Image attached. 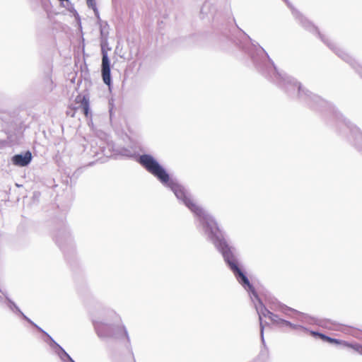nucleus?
<instances>
[{
  "label": "nucleus",
  "instance_id": "18",
  "mask_svg": "<svg viewBox=\"0 0 362 362\" xmlns=\"http://www.w3.org/2000/svg\"><path fill=\"white\" fill-rule=\"evenodd\" d=\"M327 342H329V343H333V344H344V342H345L344 341H341L339 339H334V338H332V337H329L328 338V340H327Z\"/></svg>",
  "mask_w": 362,
  "mask_h": 362
},
{
  "label": "nucleus",
  "instance_id": "12",
  "mask_svg": "<svg viewBox=\"0 0 362 362\" xmlns=\"http://www.w3.org/2000/svg\"><path fill=\"white\" fill-rule=\"evenodd\" d=\"M87 5L89 8H91L94 12L95 16L98 18V22L101 23L100 16H99V11L96 6V3L95 0H86Z\"/></svg>",
  "mask_w": 362,
  "mask_h": 362
},
{
  "label": "nucleus",
  "instance_id": "9",
  "mask_svg": "<svg viewBox=\"0 0 362 362\" xmlns=\"http://www.w3.org/2000/svg\"><path fill=\"white\" fill-rule=\"evenodd\" d=\"M345 124L350 129L354 146L358 151H362V132L356 127L351 124L350 122H345Z\"/></svg>",
  "mask_w": 362,
  "mask_h": 362
},
{
  "label": "nucleus",
  "instance_id": "7",
  "mask_svg": "<svg viewBox=\"0 0 362 362\" xmlns=\"http://www.w3.org/2000/svg\"><path fill=\"white\" fill-rule=\"evenodd\" d=\"M102 77L103 82L110 86L111 83L110 77V64L108 59L107 50L102 47Z\"/></svg>",
  "mask_w": 362,
  "mask_h": 362
},
{
  "label": "nucleus",
  "instance_id": "10",
  "mask_svg": "<svg viewBox=\"0 0 362 362\" xmlns=\"http://www.w3.org/2000/svg\"><path fill=\"white\" fill-rule=\"evenodd\" d=\"M75 101L76 103H81L84 115L88 117L89 115V99L86 95L81 96L78 95L76 96Z\"/></svg>",
  "mask_w": 362,
  "mask_h": 362
},
{
  "label": "nucleus",
  "instance_id": "6",
  "mask_svg": "<svg viewBox=\"0 0 362 362\" xmlns=\"http://www.w3.org/2000/svg\"><path fill=\"white\" fill-rule=\"evenodd\" d=\"M205 231L209 234L211 240H213L215 245L220 250L223 257L226 259L225 247H226V243L222 239V234L217 226V223L214 221H209L204 226Z\"/></svg>",
  "mask_w": 362,
  "mask_h": 362
},
{
  "label": "nucleus",
  "instance_id": "5",
  "mask_svg": "<svg viewBox=\"0 0 362 362\" xmlns=\"http://www.w3.org/2000/svg\"><path fill=\"white\" fill-rule=\"evenodd\" d=\"M311 32H315L317 33L320 39L322 42H324L333 52L341 59H342L346 62L349 63L354 69L356 70V71L361 75L362 77V67H361L357 63L355 62V60L349 56V54L346 53L341 49L337 47L334 44H332L327 41V39H325V36L322 35L320 31L317 30V28L315 26H313V24H309V28H307Z\"/></svg>",
  "mask_w": 362,
  "mask_h": 362
},
{
  "label": "nucleus",
  "instance_id": "13",
  "mask_svg": "<svg viewBox=\"0 0 362 362\" xmlns=\"http://www.w3.org/2000/svg\"><path fill=\"white\" fill-rule=\"evenodd\" d=\"M210 5L209 3L206 2L203 4L201 11H200V16L202 20L208 19L209 20L210 16L207 13V11L209 10Z\"/></svg>",
  "mask_w": 362,
  "mask_h": 362
},
{
  "label": "nucleus",
  "instance_id": "16",
  "mask_svg": "<svg viewBox=\"0 0 362 362\" xmlns=\"http://www.w3.org/2000/svg\"><path fill=\"white\" fill-rule=\"evenodd\" d=\"M281 311L283 312L284 314H285L287 316H290L291 313H299L297 310L292 309L289 307H287L286 305L282 306Z\"/></svg>",
  "mask_w": 362,
  "mask_h": 362
},
{
  "label": "nucleus",
  "instance_id": "20",
  "mask_svg": "<svg viewBox=\"0 0 362 362\" xmlns=\"http://www.w3.org/2000/svg\"><path fill=\"white\" fill-rule=\"evenodd\" d=\"M69 109L72 111V113L71 114V117H74L77 108L74 107H72V106H69Z\"/></svg>",
  "mask_w": 362,
  "mask_h": 362
},
{
  "label": "nucleus",
  "instance_id": "4",
  "mask_svg": "<svg viewBox=\"0 0 362 362\" xmlns=\"http://www.w3.org/2000/svg\"><path fill=\"white\" fill-rule=\"evenodd\" d=\"M169 186L173 191L174 194L177 199L182 200L185 206L196 216L199 217H204V211L203 209L199 206L197 202H194L191 197L187 196L184 187L181 185L171 182L169 183Z\"/></svg>",
  "mask_w": 362,
  "mask_h": 362
},
{
  "label": "nucleus",
  "instance_id": "8",
  "mask_svg": "<svg viewBox=\"0 0 362 362\" xmlns=\"http://www.w3.org/2000/svg\"><path fill=\"white\" fill-rule=\"evenodd\" d=\"M32 160V153L28 151L24 154H16L11 158L14 165L24 167L28 165Z\"/></svg>",
  "mask_w": 362,
  "mask_h": 362
},
{
  "label": "nucleus",
  "instance_id": "19",
  "mask_svg": "<svg viewBox=\"0 0 362 362\" xmlns=\"http://www.w3.org/2000/svg\"><path fill=\"white\" fill-rule=\"evenodd\" d=\"M119 332H121L122 336L127 337V332L124 327H119Z\"/></svg>",
  "mask_w": 362,
  "mask_h": 362
},
{
  "label": "nucleus",
  "instance_id": "3",
  "mask_svg": "<svg viewBox=\"0 0 362 362\" xmlns=\"http://www.w3.org/2000/svg\"><path fill=\"white\" fill-rule=\"evenodd\" d=\"M139 161L147 171L156 176L161 182L167 184L169 182L168 174L151 156L142 155L139 157Z\"/></svg>",
  "mask_w": 362,
  "mask_h": 362
},
{
  "label": "nucleus",
  "instance_id": "14",
  "mask_svg": "<svg viewBox=\"0 0 362 362\" xmlns=\"http://www.w3.org/2000/svg\"><path fill=\"white\" fill-rule=\"evenodd\" d=\"M344 345L348 347H351L359 354H362V345L355 343V344H349L346 341L344 342Z\"/></svg>",
  "mask_w": 362,
  "mask_h": 362
},
{
  "label": "nucleus",
  "instance_id": "15",
  "mask_svg": "<svg viewBox=\"0 0 362 362\" xmlns=\"http://www.w3.org/2000/svg\"><path fill=\"white\" fill-rule=\"evenodd\" d=\"M95 328L99 337H105V334L103 333V325L102 323L97 322L95 325Z\"/></svg>",
  "mask_w": 362,
  "mask_h": 362
},
{
  "label": "nucleus",
  "instance_id": "1",
  "mask_svg": "<svg viewBox=\"0 0 362 362\" xmlns=\"http://www.w3.org/2000/svg\"><path fill=\"white\" fill-rule=\"evenodd\" d=\"M240 47L250 56L255 66L260 73L280 88L285 89L289 94L298 90V95L300 100L312 108L327 105V103L320 96L313 95L308 90L303 88L291 77L279 72L264 48L246 34H244V38L240 42Z\"/></svg>",
  "mask_w": 362,
  "mask_h": 362
},
{
  "label": "nucleus",
  "instance_id": "2",
  "mask_svg": "<svg viewBox=\"0 0 362 362\" xmlns=\"http://www.w3.org/2000/svg\"><path fill=\"white\" fill-rule=\"evenodd\" d=\"M228 267L233 273L235 276L237 281L249 292L251 293L252 296L258 300V305H255V308L257 313L259 315V324H260V335L262 343L264 346H265V341L264 338V327L262 323V317H268L271 320V321L276 325L279 317L277 315L274 314L270 312L262 303L260 300L255 288L250 284L248 278L247 277L245 273L243 270L240 264L238 261L235 259L233 258V254L231 251V248L228 245Z\"/></svg>",
  "mask_w": 362,
  "mask_h": 362
},
{
  "label": "nucleus",
  "instance_id": "11",
  "mask_svg": "<svg viewBox=\"0 0 362 362\" xmlns=\"http://www.w3.org/2000/svg\"><path fill=\"white\" fill-rule=\"evenodd\" d=\"M276 325H277L280 327H289L293 329H305V328L301 325L293 324L291 322L284 320V319H281V318H279V320Z\"/></svg>",
  "mask_w": 362,
  "mask_h": 362
},
{
  "label": "nucleus",
  "instance_id": "17",
  "mask_svg": "<svg viewBox=\"0 0 362 362\" xmlns=\"http://www.w3.org/2000/svg\"><path fill=\"white\" fill-rule=\"evenodd\" d=\"M311 333H312V334L313 336H318L320 339H322L325 341H327L328 338L329 337L328 336H326L324 334H322V333H320V332H311Z\"/></svg>",
  "mask_w": 362,
  "mask_h": 362
}]
</instances>
